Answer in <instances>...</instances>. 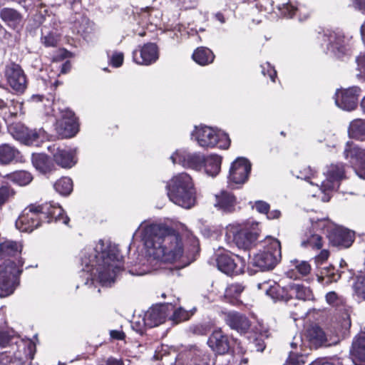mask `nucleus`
<instances>
[{
  "instance_id": "f03ea898",
  "label": "nucleus",
  "mask_w": 365,
  "mask_h": 365,
  "mask_svg": "<svg viewBox=\"0 0 365 365\" xmlns=\"http://www.w3.org/2000/svg\"><path fill=\"white\" fill-rule=\"evenodd\" d=\"M81 264L91 284L98 280L103 286H110L123 267L122 256L115 245L99 240L95 247L84 250Z\"/></svg>"
},
{
  "instance_id": "864d4df0",
  "label": "nucleus",
  "mask_w": 365,
  "mask_h": 365,
  "mask_svg": "<svg viewBox=\"0 0 365 365\" xmlns=\"http://www.w3.org/2000/svg\"><path fill=\"white\" fill-rule=\"evenodd\" d=\"M326 302L327 304L332 307H339L344 305V299L338 295L335 292H329L325 296Z\"/></svg>"
},
{
  "instance_id": "5fc2aeb1",
  "label": "nucleus",
  "mask_w": 365,
  "mask_h": 365,
  "mask_svg": "<svg viewBox=\"0 0 365 365\" xmlns=\"http://www.w3.org/2000/svg\"><path fill=\"white\" fill-rule=\"evenodd\" d=\"M131 326L135 331L142 334L145 328H148L145 315H139L134 317L133 320L131 322Z\"/></svg>"
},
{
  "instance_id": "bf43d9fd",
  "label": "nucleus",
  "mask_w": 365,
  "mask_h": 365,
  "mask_svg": "<svg viewBox=\"0 0 365 365\" xmlns=\"http://www.w3.org/2000/svg\"><path fill=\"white\" fill-rule=\"evenodd\" d=\"M124 56L122 52L115 51L110 59V64L114 67H120L123 62Z\"/></svg>"
},
{
  "instance_id": "9d476101",
  "label": "nucleus",
  "mask_w": 365,
  "mask_h": 365,
  "mask_svg": "<svg viewBox=\"0 0 365 365\" xmlns=\"http://www.w3.org/2000/svg\"><path fill=\"white\" fill-rule=\"evenodd\" d=\"M344 157L359 178L365 180V149L348 141L344 148Z\"/></svg>"
},
{
  "instance_id": "393cba45",
  "label": "nucleus",
  "mask_w": 365,
  "mask_h": 365,
  "mask_svg": "<svg viewBox=\"0 0 365 365\" xmlns=\"http://www.w3.org/2000/svg\"><path fill=\"white\" fill-rule=\"evenodd\" d=\"M331 243L336 246L349 247L354 242V233L346 228L337 227L329 235Z\"/></svg>"
},
{
  "instance_id": "ea45409f",
  "label": "nucleus",
  "mask_w": 365,
  "mask_h": 365,
  "mask_svg": "<svg viewBox=\"0 0 365 365\" xmlns=\"http://www.w3.org/2000/svg\"><path fill=\"white\" fill-rule=\"evenodd\" d=\"M8 124V130L10 134L17 140L24 143L26 140V135H28L29 128L21 123H12L11 118L6 122Z\"/></svg>"
},
{
  "instance_id": "0e129e2a",
  "label": "nucleus",
  "mask_w": 365,
  "mask_h": 365,
  "mask_svg": "<svg viewBox=\"0 0 365 365\" xmlns=\"http://www.w3.org/2000/svg\"><path fill=\"white\" fill-rule=\"evenodd\" d=\"M329 256V252L327 250L324 249L314 257V262L317 265L322 264L327 260Z\"/></svg>"
},
{
  "instance_id": "7ed1b4c3",
  "label": "nucleus",
  "mask_w": 365,
  "mask_h": 365,
  "mask_svg": "<svg viewBox=\"0 0 365 365\" xmlns=\"http://www.w3.org/2000/svg\"><path fill=\"white\" fill-rule=\"evenodd\" d=\"M170 201L183 208L190 209L196 202V190L191 177L186 173L174 175L166 185Z\"/></svg>"
},
{
  "instance_id": "37998d69",
  "label": "nucleus",
  "mask_w": 365,
  "mask_h": 365,
  "mask_svg": "<svg viewBox=\"0 0 365 365\" xmlns=\"http://www.w3.org/2000/svg\"><path fill=\"white\" fill-rule=\"evenodd\" d=\"M189 356V365H210V356L202 349L195 348L190 352Z\"/></svg>"
},
{
  "instance_id": "58836bf2",
  "label": "nucleus",
  "mask_w": 365,
  "mask_h": 365,
  "mask_svg": "<svg viewBox=\"0 0 365 365\" xmlns=\"http://www.w3.org/2000/svg\"><path fill=\"white\" fill-rule=\"evenodd\" d=\"M214 58L212 51L205 47L197 48L192 54L193 60L201 66L211 63L214 61Z\"/></svg>"
},
{
  "instance_id": "c9c22d12",
  "label": "nucleus",
  "mask_w": 365,
  "mask_h": 365,
  "mask_svg": "<svg viewBox=\"0 0 365 365\" xmlns=\"http://www.w3.org/2000/svg\"><path fill=\"white\" fill-rule=\"evenodd\" d=\"M19 152L9 144L0 145V164L7 165L19 158Z\"/></svg>"
},
{
  "instance_id": "f3484780",
  "label": "nucleus",
  "mask_w": 365,
  "mask_h": 365,
  "mask_svg": "<svg viewBox=\"0 0 365 365\" xmlns=\"http://www.w3.org/2000/svg\"><path fill=\"white\" fill-rule=\"evenodd\" d=\"M5 75L10 87L17 93H23L26 88L27 81L19 65L11 63L6 66Z\"/></svg>"
},
{
  "instance_id": "49530a36",
  "label": "nucleus",
  "mask_w": 365,
  "mask_h": 365,
  "mask_svg": "<svg viewBox=\"0 0 365 365\" xmlns=\"http://www.w3.org/2000/svg\"><path fill=\"white\" fill-rule=\"evenodd\" d=\"M257 287L259 289L264 291L266 294L272 297L273 299H279L284 297L279 293L281 288L278 284H272L270 282H264L263 283L258 284Z\"/></svg>"
},
{
  "instance_id": "ddd939ff",
  "label": "nucleus",
  "mask_w": 365,
  "mask_h": 365,
  "mask_svg": "<svg viewBox=\"0 0 365 365\" xmlns=\"http://www.w3.org/2000/svg\"><path fill=\"white\" fill-rule=\"evenodd\" d=\"M217 266L219 270L227 275H237L244 272L246 261L237 255L226 252L218 256Z\"/></svg>"
},
{
  "instance_id": "412c9836",
  "label": "nucleus",
  "mask_w": 365,
  "mask_h": 365,
  "mask_svg": "<svg viewBox=\"0 0 365 365\" xmlns=\"http://www.w3.org/2000/svg\"><path fill=\"white\" fill-rule=\"evenodd\" d=\"M292 351H290L287 363L292 365L304 364L309 353L301 335H296L291 343Z\"/></svg>"
},
{
  "instance_id": "a878e982",
  "label": "nucleus",
  "mask_w": 365,
  "mask_h": 365,
  "mask_svg": "<svg viewBox=\"0 0 365 365\" xmlns=\"http://www.w3.org/2000/svg\"><path fill=\"white\" fill-rule=\"evenodd\" d=\"M48 149L53 153L56 163L62 168H71L76 164V160L73 150L60 149L55 145L48 146Z\"/></svg>"
},
{
  "instance_id": "e433bc0d",
  "label": "nucleus",
  "mask_w": 365,
  "mask_h": 365,
  "mask_svg": "<svg viewBox=\"0 0 365 365\" xmlns=\"http://www.w3.org/2000/svg\"><path fill=\"white\" fill-rule=\"evenodd\" d=\"M289 292L292 296L303 301L314 300V297L312 289L303 284H293L289 287Z\"/></svg>"
},
{
  "instance_id": "de8ad7c7",
  "label": "nucleus",
  "mask_w": 365,
  "mask_h": 365,
  "mask_svg": "<svg viewBox=\"0 0 365 365\" xmlns=\"http://www.w3.org/2000/svg\"><path fill=\"white\" fill-rule=\"evenodd\" d=\"M56 192L62 195H68L73 190V182L69 178H61L53 185Z\"/></svg>"
},
{
  "instance_id": "b1692460",
  "label": "nucleus",
  "mask_w": 365,
  "mask_h": 365,
  "mask_svg": "<svg viewBox=\"0 0 365 365\" xmlns=\"http://www.w3.org/2000/svg\"><path fill=\"white\" fill-rule=\"evenodd\" d=\"M207 344L215 352L219 354H225L230 349L228 336L222 332L221 329L213 331L208 339Z\"/></svg>"
},
{
  "instance_id": "a19ab883",
  "label": "nucleus",
  "mask_w": 365,
  "mask_h": 365,
  "mask_svg": "<svg viewBox=\"0 0 365 365\" xmlns=\"http://www.w3.org/2000/svg\"><path fill=\"white\" fill-rule=\"evenodd\" d=\"M6 178L14 183L20 186L29 185L33 180L32 175L26 170H19L9 173Z\"/></svg>"
},
{
  "instance_id": "052dcab7",
  "label": "nucleus",
  "mask_w": 365,
  "mask_h": 365,
  "mask_svg": "<svg viewBox=\"0 0 365 365\" xmlns=\"http://www.w3.org/2000/svg\"><path fill=\"white\" fill-rule=\"evenodd\" d=\"M261 67L262 73L264 76H266L267 74L269 76L270 79L272 81H274L275 77L277 76V72L274 70V68L271 66L269 63L266 62L265 63L262 64Z\"/></svg>"
},
{
  "instance_id": "0eeeda50",
  "label": "nucleus",
  "mask_w": 365,
  "mask_h": 365,
  "mask_svg": "<svg viewBox=\"0 0 365 365\" xmlns=\"http://www.w3.org/2000/svg\"><path fill=\"white\" fill-rule=\"evenodd\" d=\"M263 250H259L251 257L250 263L260 270L273 269L281 259V245L279 240L266 238Z\"/></svg>"
},
{
  "instance_id": "79ce46f5",
  "label": "nucleus",
  "mask_w": 365,
  "mask_h": 365,
  "mask_svg": "<svg viewBox=\"0 0 365 365\" xmlns=\"http://www.w3.org/2000/svg\"><path fill=\"white\" fill-rule=\"evenodd\" d=\"M273 4H276V8L281 12V14L286 17H292L295 12L300 11L302 10V7H298L289 1L287 0H274L273 1Z\"/></svg>"
},
{
  "instance_id": "e2e57ef3",
  "label": "nucleus",
  "mask_w": 365,
  "mask_h": 365,
  "mask_svg": "<svg viewBox=\"0 0 365 365\" xmlns=\"http://www.w3.org/2000/svg\"><path fill=\"white\" fill-rule=\"evenodd\" d=\"M255 207L257 212L262 214H267V212L269 210V205L267 202L262 200L256 201L255 204Z\"/></svg>"
},
{
  "instance_id": "7c9ffc66",
  "label": "nucleus",
  "mask_w": 365,
  "mask_h": 365,
  "mask_svg": "<svg viewBox=\"0 0 365 365\" xmlns=\"http://www.w3.org/2000/svg\"><path fill=\"white\" fill-rule=\"evenodd\" d=\"M228 326L240 334H245L250 329V323L248 319L239 313L230 312L226 317Z\"/></svg>"
},
{
  "instance_id": "c85d7f7f",
  "label": "nucleus",
  "mask_w": 365,
  "mask_h": 365,
  "mask_svg": "<svg viewBox=\"0 0 365 365\" xmlns=\"http://www.w3.org/2000/svg\"><path fill=\"white\" fill-rule=\"evenodd\" d=\"M148 328H152L163 323L167 317L166 306L156 305L150 307L145 313Z\"/></svg>"
},
{
  "instance_id": "5701e85b",
  "label": "nucleus",
  "mask_w": 365,
  "mask_h": 365,
  "mask_svg": "<svg viewBox=\"0 0 365 365\" xmlns=\"http://www.w3.org/2000/svg\"><path fill=\"white\" fill-rule=\"evenodd\" d=\"M78 130V124L74 113L68 110L63 118L58 121L57 131L62 138H71L74 136Z\"/></svg>"
},
{
  "instance_id": "f257e3e1",
  "label": "nucleus",
  "mask_w": 365,
  "mask_h": 365,
  "mask_svg": "<svg viewBox=\"0 0 365 365\" xmlns=\"http://www.w3.org/2000/svg\"><path fill=\"white\" fill-rule=\"evenodd\" d=\"M141 232L146 258L131 265L132 275L142 276L155 269L162 262L173 263L180 260L184 255V244L181 237L169 228L159 225L142 223L138 230Z\"/></svg>"
},
{
  "instance_id": "473e14b6",
  "label": "nucleus",
  "mask_w": 365,
  "mask_h": 365,
  "mask_svg": "<svg viewBox=\"0 0 365 365\" xmlns=\"http://www.w3.org/2000/svg\"><path fill=\"white\" fill-rule=\"evenodd\" d=\"M32 164L41 173H48L54 168L51 160L46 155L41 153L32 155Z\"/></svg>"
},
{
  "instance_id": "bb28decb",
  "label": "nucleus",
  "mask_w": 365,
  "mask_h": 365,
  "mask_svg": "<svg viewBox=\"0 0 365 365\" xmlns=\"http://www.w3.org/2000/svg\"><path fill=\"white\" fill-rule=\"evenodd\" d=\"M350 355L355 365H365V332L355 337Z\"/></svg>"
},
{
  "instance_id": "4be33fe9",
  "label": "nucleus",
  "mask_w": 365,
  "mask_h": 365,
  "mask_svg": "<svg viewBox=\"0 0 365 365\" xmlns=\"http://www.w3.org/2000/svg\"><path fill=\"white\" fill-rule=\"evenodd\" d=\"M39 208L42 219H46L48 222L61 221L65 225L68 224L69 218L64 215L63 208L58 204L46 202L39 205Z\"/></svg>"
},
{
  "instance_id": "4d7b16f0",
  "label": "nucleus",
  "mask_w": 365,
  "mask_h": 365,
  "mask_svg": "<svg viewBox=\"0 0 365 365\" xmlns=\"http://www.w3.org/2000/svg\"><path fill=\"white\" fill-rule=\"evenodd\" d=\"M292 266L299 274L307 275L311 271V266L307 262L294 260L292 262Z\"/></svg>"
},
{
  "instance_id": "338daca9",
  "label": "nucleus",
  "mask_w": 365,
  "mask_h": 365,
  "mask_svg": "<svg viewBox=\"0 0 365 365\" xmlns=\"http://www.w3.org/2000/svg\"><path fill=\"white\" fill-rule=\"evenodd\" d=\"M255 347L257 351H262L265 345L262 339H255L253 341L250 342V348Z\"/></svg>"
},
{
  "instance_id": "72a5a7b5",
  "label": "nucleus",
  "mask_w": 365,
  "mask_h": 365,
  "mask_svg": "<svg viewBox=\"0 0 365 365\" xmlns=\"http://www.w3.org/2000/svg\"><path fill=\"white\" fill-rule=\"evenodd\" d=\"M11 106L7 104L0 98V115H2L3 118L7 122L10 118L15 117L18 115L19 110L21 113L22 103L17 101H11Z\"/></svg>"
},
{
  "instance_id": "774afa93",
  "label": "nucleus",
  "mask_w": 365,
  "mask_h": 365,
  "mask_svg": "<svg viewBox=\"0 0 365 365\" xmlns=\"http://www.w3.org/2000/svg\"><path fill=\"white\" fill-rule=\"evenodd\" d=\"M356 62L361 75L365 78V55L359 56L356 58Z\"/></svg>"
},
{
  "instance_id": "9b49d317",
  "label": "nucleus",
  "mask_w": 365,
  "mask_h": 365,
  "mask_svg": "<svg viewBox=\"0 0 365 365\" xmlns=\"http://www.w3.org/2000/svg\"><path fill=\"white\" fill-rule=\"evenodd\" d=\"M324 41L327 42L328 51L336 57L341 58L345 56H349L351 52L350 40L346 38L341 31H332L329 34H324Z\"/></svg>"
},
{
  "instance_id": "680f3d73",
  "label": "nucleus",
  "mask_w": 365,
  "mask_h": 365,
  "mask_svg": "<svg viewBox=\"0 0 365 365\" xmlns=\"http://www.w3.org/2000/svg\"><path fill=\"white\" fill-rule=\"evenodd\" d=\"M190 331L197 335H205L208 332V328L203 324H197L190 327Z\"/></svg>"
},
{
  "instance_id": "6e6552de",
  "label": "nucleus",
  "mask_w": 365,
  "mask_h": 365,
  "mask_svg": "<svg viewBox=\"0 0 365 365\" xmlns=\"http://www.w3.org/2000/svg\"><path fill=\"white\" fill-rule=\"evenodd\" d=\"M227 231L233 234V240L240 249H250L257 241L259 233V225L254 221L243 224L230 225Z\"/></svg>"
},
{
  "instance_id": "8fccbe9b",
  "label": "nucleus",
  "mask_w": 365,
  "mask_h": 365,
  "mask_svg": "<svg viewBox=\"0 0 365 365\" xmlns=\"http://www.w3.org/2000/svg\"><path fill=\"white\" fill-rule=\"evenodd\" d=\"M244 290V287L240 284H232L229 285L225 292V297L228 299L231 302L234 299H237Z\"/></svg>"
},
{
  "instance_id": "69168bd1",
  "label": "nucleus",
  "mask_w": 365,
  "mask_h": 365,
  "mask_svg": "<svg viewBox=\"0 0 365 365\" xmlns=\"http://www.w3.org/2000/svg\"><path fill=\"white\" fill-rule=\"evenodd\" d=\"M10 189L6 186L0 187V206L3 205L10 195Z\"/></svg>"
},
{
  "instance_id": "a211bd4d",
  "label": "nucleus",
  "mask_w": 365,
  "mask_h": 365,
  "mask_svg": "<svg viewBox=\"0 0 365 365\" xmlns=\"http://www.w3.org/2000/svg\"><path fill=\"white\" fill-rule=\"evenodd\" d=\"M133 61L139 65L148 66L155 63L159 58L157 45L148 43L133 52Z\"/></svg>"
},
{
  "instance_id": "423d86ee",
  "label": "nucleus",
  "mask_w": 365,
  "mask_h": 365,
  "mask_svg": "<svg viewBox=\"0 0 365 365\" xmlns=\"http://www.w3.org/2000/svg\"><path fill=\"white\" fill-rule=\"evenodd\" d=\"M191 135L200 147L205 148L217 146L221 149H227L230 145V139L227 133L206 125L195 126Z\"/></svg>"
},
{
  "instance_id": "4468645a",
  "label": "nucleus",
  "mask_w": 365,
  "mask_h": 365,
  "mask_svg": "<svg viewBox=\"0 0 365 365\" xmlns=\"http://www.w3.org/2000/svg\"><path fill=\"white\" fill-rule=\"evenodd\" d=\"M306 341L310 348L330 346L336 344L339 339L336 335L329 334L318 326L308 328L305 334Z\"/></svg>"
},
{
  "instance_id": "603ef678",
  "label": "nucleus",
  "mask_w": 365,
  "mask_h": 365,
  "mask_svg": "<svg viewBox=\"0 0 365 365\" xmlns=\"http://www.w3.org/2000/svg\"><path fill=\"white\" fill-rule=\"evenodd\" d=\"M353 287L355 294L365 300V275L358 277Z\"/></svg>"
},
{
  "instance_id": "f8f14e48",
  "label": "nucleus",
  "mask_w": 365,
  "mask_h": 365,
  "mask_svg": "<svg viewBox=\"0 0 365 365\" xmlns=\"http://www.w3.org/2000/svg\"><path fill=\"white\" fill-rule=\"evenodd\" d=\"M41 221L39 205H30L16 220V227L21 232H31L40 226Z\"/></svg>"
},
{
  "instance_id": "3c124183",
  "label": "nucleus",
  "mask_w": 365,
  "mask_h": 365,
  "mask_svg": "<svg viewBox=\"0 0 365 365\" xmlns=\"http://www.w3.org/2000/svg\"><path fill=\"white\" fill-rule=\"evenodd\" d=\"M74 26L77 33L83 35L90 31L91 29V23L86 18L81 16L80 19L75 23Z\"/></svg>"
},
{
  "instance_id": "1a4fd4ad",
  "label": "nucleus",
  "mask_w": 365,
  "mask_h": 365,
  "mask_svg": "<svg viewBox=\"0 0 365 365\" xmlns=\"http://www.w3.org/2000/svg\"><path fill=\"white\" fill-rule=\"evenodd\" d=\"M14 266L8 264H0V297H5L11 294L18 284L17 277L21 272L20 267L24 262L19 259L13 262Z\"/></svg>"
},
{
  "instance_id": "39448f33",
  "label": "nucleus",
  "mask_w": 365,
  "mask_h": 365,
  "mask_svg": "<svg viewBox=\"0 0 365 365\" xmlns=\"http://www.w3.org/2000/svg\"><path fill=\"white\" fill-rule=\"evenodd\" d=\"M346 178L345 166L344 164L331 163L327 166L319 180L312 182L316 184V188L324 194L322 200L328 202L330 199L329 192L337 189L340 182Z\"/></svg>"
},
{
  "instance_id": "13d9d810",
  "label": "nucleus",
  "mask_w": 365,
  "mask_h": 365,
  "mask_svg": "<svg viewBox=\"0 0 365 365\" xmlns=\"http://www.w3.org/2000/svg\"><path fill=\"white\" fill-rule=\"evenodd\" d=\"M58 41V36L52 32L48 33L42 37V41L46 46H56Z\"/></svg>"
},
{
  "instance_id": "6e6d98bb",
  "label": "nucleus",
  "mask_w": 365,
  "mask_h": 365,
  "mask_svg": "<svg viewBox=\"0 0 365 365\" xmlns=\"http://www.w3.org/2000/svg\"><path fill=\"white\" fill-rule=\"evenodd\" d=\"M192 314L193 313L190 311L185 310L182 307H179L173 312L172 319L175 323H180L190 319Z\"/></svg>"
},
{
  "instance_id": "20e7f679",
  "label": "nucleus",
  "mask_w": 365,
  "mask_h": 365,
  "mask_svg": "<svg viewBox=\"0 0 365 365\" xmlns=\"http://www.w3.org/2000/svg\"><path fill=\"white\" fill-rule=\"evenodd\" d=\"M14 346L16 347V351L14 353L11 365L15 364L30 365L36 351V346L34 342L29 339H21L11 329H0V346Z\"/></svg>"
},
{
  "instance_id": "c03bdc74",
  "label": "nucleus",
  "mask_w": 365,
  "mask_h": 365,
  "mask_svg": "<svg viewBox=\"0 0 365 365\" xmlns=\"http://www.w3.org/2000/svg\"><path fill=\"white\" fill-rule=\"evenodd\" d=\"M292 173L297 178L304 179L308 181L311 185L315 187L316 184L312 182V181L314 182L319 180V175L317 174L316 171L312 170L309 166H304L299 170L294 169L292 170Z\"/></svg>"
},
{
  "instance_id": "f704fd0d",
  "label": "nucleus",
  "mask_w": 365,
  "mask_h": 365,
  "mask_svg": "<svg viewBox=\"0 0 365 365\" xmlns=\"http://www.w3.org/2000/svg\"><path fill=\"white\" fill-rule=\"evenodd\" d=\"M0 17L8 26L14 29L19 26L22 21L21 14L10 8L3 9L0 12Z\"/></svg>"
},
{
  "instance_id": "2f4dec72",
  "label": "nucleus",
  "mask_w": 365,
  "mask_h": 365,
  "mask_svg": "<svg viewBox=\"0 0 365 365\" xmlns=\"http://www.w3.org/2000/svg\"><path fill=\"white\" fill-rule=\"evenodd\" d=\"M222 163V158L218 155L212 154L205 158V161L202 164L205 171L207 175L215 177L220 171Z\"/></svg>"
},
{
  "instance_id": "6ab92c4d",
  "label": "nucleus",
  "mask_w": 365,
  "mask_h": 365,
  "mask_svg": "<svg viewBox=\"0 0 365 365\" xmlns=\"http://www.w3.org/2000/svg\"><path fill=\"white\" fill-rule=\"evenodd\" d=\"M251 170V164L245 158H237L232 164L229 180L235 184H243L248 178Z\"/></svg>"
},
{
  "instance_id": "c756f323",
  "label": "nucleus",
  "mask_w": 365,
  "mask_h": 365,
  "mask_svg": "<svg viewBox=\"0 0 365 365\" xmlns=\"http://www.w3.org/2000/svg\"><path fill=\"white\" fill-rule=\"evenodd\" d=\"M324 242V240L319 233L305 227L301 239L302 247L318 250L322 248Z\"/></svg>"
},
{
  "instance_id": "cd10ccee",
  "label": "nucleus",
  "mask_w": 365,
  "mask_h": 365,
  "mask_svg": "<svg viewBox=\"0 0 365 365\" xmlns=\"http://www.w3.org/2000/svg\"><path fill=\"white\" fill-rule=\"evenodd\" d=\"M214 206L223 212H232L235 210L236 198L230 192L221 191L215 195Z\"/></svg>"
},
{
  "instance_id": "09e8293b",
  "label": "nucleus",
  "mask_w": 365,
  "mask_h": 365,
  "mask_svg": "<svg viewBox=\"0 0 365 365\" xmlns=\"http://www.w3.org/2000/svg\"><path fill=\"white\" fill-rule=\"evenodd\" d=\"M332 227L331 222L326 219H311L306 227L312 230L314 232L319 233L324 231H329Z\"/></svg>"
},
{
  "instance_id": "4c0bfd02",
  "label": "nucleus",
  "mask_w": 365,
  "mask_h": 365,
  "mask_svg": "<svg viewBox=\"0 0 365 365\" xmlns=\"http://www.w3.org/2000/svg\"><path fill=\"white\" fill-rule=\"evenodd\" d=\"M349 137L360 140H365V120L358 118L352 120L349 126Z\"/></svg>"
},
{
  "instance_id": "2eb2a0df",
  "label": "nucleus",
  "mask_w": 365,
  "mask_h": 365,
  "mask_svg": "<svg viewBox=\"0 0 365 365\" xmlns=\"http://www.w3.org/2000/svg\"><path fill=\"white\" fill-rule=\"evenodd\" d=\"M173 164H179L184 168L200 170L205 161V157L197 153H190L186 150H177L171 156Z\"/></svg>"
},
{
  "instance_id": "aec40b11",
  "label": "nucleus",
  "mask_w": 365,
  "mask_h": 365,
  "mask_svg": "<svg viewBox=\"0 0 365 365\" xmlns=\"http://www.w3.org/2000/svg\"><path fill=\"white\" fill-rule=\"evenodd\" d=\"M22 245L20 242L12 240H5L0 243V259L4 260L1 264H9L10 267L14 266L19 259H22L19 257L21 252Z\"/></svg>"
},
{
  "instance_id": "a18cd8bd",
  "label": "nucleus",
  "mask_w": 365,
  "mask_h": 365,
  "mask_svg": "<svg viewBox=\"0 0 365 365\" xmlns=\"http://www.w3.org/2000/svg\"><path fill=\"white\" fill-rule=\"evenodd\" d=\"M45 133L43 130H29L28 135H26V140H24V144L27 145L38 146L45 139Z\"/></svg>"
},
{
  "instance_id": "dca6fc26",
  "label": "nucleus",
  "mask_w": 365,
  "mask_h": 365,
  "mask_svg": "<svg viewBox=\"0 0 365 365\" xmlns=\"http://www.w3.org/2000/svg\"><path fill=\"white\" fill-rule=\"evenodd\" d=\"M360 93L361 89L357 86L346 89H338L334 97L335 104L344 110H354L357 106Z\"/></svg>"
}]
</instances>
